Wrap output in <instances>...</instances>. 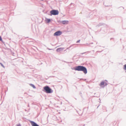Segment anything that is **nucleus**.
<instances>
[{
  "mask_svg": "<svg viewBox=\"0 0 126 126\" xmlns=\"http://www.w3.org/2000/svg\"><path fill=\"white\" fill-rule=\"evenodd\" d=\"M75 70H77L79 71H82L85 74H86L87 72V70L86 68L82 66H77L75 69Z\"/></svg>",
  "mask_w": 126,
  "mask_h": 126,
  "instance_id": "obj_1",
  "label": "nucleus"
},
{
  "mask_svg": "<svg viewBox=\"0 0 126 126\" xmlns=\"http://www.w3.org/2000/svg\"><path fill=\"white\" fill-rule=\"evenodd\" d=\"M44 89L47 93H51L53 92V90L47 86H45L44 87Z\"/></svg>",
  "mask_w": 126,
  "mask_h": 126,
  "instance_id": "obj_2",
  "label": "nucleus"
},
{
  "mask_svg": "<svg viewBox=\"0 0 126 126\" xmlns=\"http://www.w3.org/2000/svg\"><path fill=\"white\" fill-rule=\"evenodd\" d=\"M50 13L51 14V15H55L58 14L59 12L58 10H53L51 11L50 12Z\"/></svg>",
  "mask_w": 126,
  "mask_h": 126,
  "instance_id": "obj_3",
  "label": "nucleus"
},
{
  "mask_svg": "<svg viewBox=\"0 0 126 126\" xmlns=\"http://www.w3.org/2000/svg\"><path fill=\"white\" fill-rule=\"evenodd\" d=\"M62 34V32H61L60 31H58L55 33L54 34V35L59 36L60 35Z\"/></svg>",
  "mask_w": 126,
  "mask_h": 126,
  "instance_id": "obj_4",
  "label": "nucleus"
},
{
  "mask_svg": "<svg viewBox=\"0 0 126 126\" xmlns=\"http://www.w3.org/2000/svg\"><path fill=\"white\" fill-rule=\"evenodd\" d=\"M30 122L32 126H39L34 122L32 121H30Z\"/></svg>",
  "mask_w": 126,
  "mask_h": 126,
  "instance_id": "obj_5",
  "label": "nucleus"
},
{
  "mask_svg": "<svg viewBox=\"0 0 126 126\" xmlns=\"http://www.w3.org/2000/svg\"><path fill=\"white\" fill-rule=\"evenodd\" d=\"M68 21H62V23L63 24H67L68 23Z\"/></svg>",
  "mask_w": 126,
  "mask_h": 126,
  "instance_id": "obj_6",
  "label": "nucleus"
},
{
  "mask_svg": "<svg viewBox=\"0 0 126 126\" xmlns=\"http://www.w3.org/2000/svg\"><path fill=\"white\" fill-rule=\"evenodd\" d=\"M46 22L48 23L50 21V20L49 19H46Z\"/></svg>",
  "mask_w": 126,
  "mask_h": 126,
  "instance_id": "obj_7",
  "label": "nucleus"
},
{
  "mask_svg": "<svg viewBox=\"0 0 126 126\" xmlns=\"http://www.w3.org/2000/svg\"><path fill=\"white\" fill-rule=\"evenodd\" d=\"M104 81L102 82L100 84V85L101 86H102V85H104Z\"/></svg>",
  "mask_w": 126,
  "mask_h": 126,
  "instance_id": "obj_8",
  "label": "nucleus"
},
{
  "mask_svg": "<svg viewBox=\"0 0 126 126\" xmlns=\"http://www.w3.org/2000/svg\"><path fill=\"white\" fill-rule=\"evenodd\" d=\"M30 85L32 86V87H33L34 88H35V86L33 84H30Z\"/></svg>",
  "mask_w": 126,
  "mask_h": 126,
  "instance_id": "obj_9",
  "label": "nucleus"
},
{
  "mask_svg": "<svg viewBox=\"0 0 126 126\" xmlns=\"http://www.w3.org/2000/svg\"><path fill=\"white\" fill-rule=\"evenodd\" d=\"M124 69L126 70V64H125L124 66Z\"/></svg>",
  "mask_w": 126,
  "mask_h": 126,
  "instance_id": "obj_10",
  "label": "nucleus"
},
{
  "mask_svg": "<svg viewBox=\"0 0 126 126\" xmlns=\"http://www.w3.org/2000/svg\"><path fill=\"white\" fill-rule=\"evenodd\" d=\"M62 49V48H58L57 49V51H60V49Z\"/></svg>",
  "mask_w": 126,
  "mask_h": 126,
  "instance_id": "obj_11",
  "label": "nucleus"
},
{
  "mask_svg": "<svg viewBox=\"0 0 126 126\" xmlns=\"http://www.w3.org/2000/svg\"><path fill=\"white\" fill-rule=\"evenodd\" d=\"M0 64L1 65V66H2L3 68H4L5 67L3 65V64L2 63H0Z\"/></svg>",
  "mask_w": 126,
  "mask_h": 126,
  "instance_id": "obj_12",
  "label": "nucleus"
},
{
  "mask_svg": "<svg viewBox=\"0 0 126 126\" xmlns=\"http://www.w3.org/2000/svg\"><path fill=\"white\" fill-rule=\"evenodd\" d=\"M2 40V39L0 36V41H1Z\"/></svg>",
  "mask_w": 126,
  "mask_h": 126,
  "instance_id": "obj_13",
  "label": "nucleus"
},
{
  "mask_svg": "<svg viewBox=\"0 0 126 126\" xmlns=\"http://www.w3.org/2000/svg\"><path fill=\"white\" fill-rule=\"evenodd\" d=\"M80 40H78V41H77V43H78L80 41Z\"/></svg>",
  "mask_w": 126,
  "mask_h": 126,
  "instance_id": "obj_14",
  "label": "nucleus"
},
{
  "mask_svg": "<svg viewBox=\"0 0 126 126\" xmlns=\"http://www.w3.org/2000/svg\"><path fill=\"white\" fill-rule=\"evenodd\" d=\"M17 126H21L20 125H18Z\"/></svg>",
  "mask_w": 126,
  "mask_h": 126,
  "instance_id": "obj_15",
  "label": "nucleus"
}]
</instances>
